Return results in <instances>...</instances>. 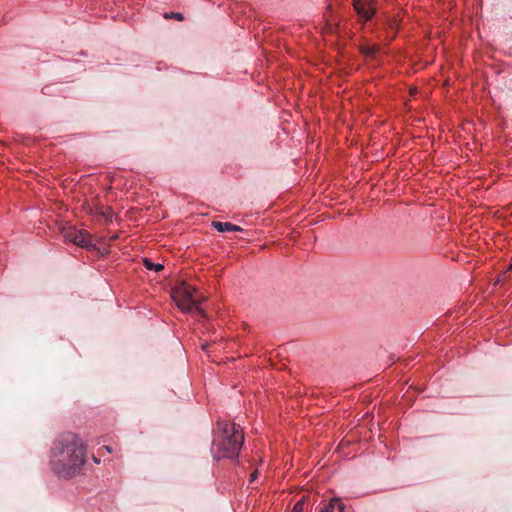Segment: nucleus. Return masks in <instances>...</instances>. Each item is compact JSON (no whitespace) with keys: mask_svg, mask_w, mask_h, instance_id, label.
I'll list each match as a JSON object with an SVG mask.
<instances>
[{"mask_svg":"<svg viewBox=\"0 0 512 512\" xmlns=\"http://www.w3.org/2000/svg\"><path fill=\"white\" fill-rule=\"evenodd\" d=\"M86 446L76 434L67 433L52 444L50 466L55 474L71 479L82 473L86 463Z\"/></svg>","mask_w":512,"mask_h":512,"instance_id":"nucleus-1","label":"nucleus"},{"mask_svg":"<svg viewBox=\"0 0 512 512\" xmlns=\"http://www.w3.org/2000/svg\"><path fill=\"white\" fill-rule=\"evenodd\" d=\"M244 443V434L239 425L228 421H218L212 442L214 459H234L239 455Z\"/></svg>","mask_w":512,"mask_h":512,"instance_id":"nucleus-2","label":"nucleus"},{"mask_svg":"<svg viewBox=\"0 0 512 512\" xmlns=\"http://www.w3.org/2000/svg\"><path fill=\"white\" fill-rule=\"evenodd\" d=\"M172 296L181 310L186 312L195 310L201 316H205L204 310L199 306L204 298L202 296H198L196 288L189 283H180L173 289Z\"/></svg>","mask_w":512,"mask_h":512,"instance_id":"nucleus-3","label":"nucleus"},{"mask_svg":"<svg viewBox=\"0 0 512 512\" xmlns=\"http://www.w3.org/2000/svg\"><path fill=\"white\" fill-rule=\"evenodd\" d=\"M352 6L361 24L370 22L378 13L377 0H352Z\"/></svg>","mask_w":512,"mask_h":512,"instance_id":"nucleus-4","label":"nucleus"},{"mask_svg":"<svg viewBox=\"0 0 512 512\" xmlns=\"http://www.w3.org/2000/svg\"><path fill=\"white\" fill-rule=\"evenodd\" d=\"M63 238L65 241L74 243L83 248L92 245V240L88 232L73 227L63 230Z\"/></svg>","mask_w":512,"mask_h":512,"instance_id":"nucleus-5","label":"nucleus"},{"mask_svg":"<svg viewBox=\"0 0 512 512\" xmlns=\"http://www.w3.org/2000/svg\"><path fill=\"white\" fill-rule=\"evenodd\" d=\"M212 226L218 232H240V231H242V228L240 226L234 225L230 222L214 221V222H212Z\"/></svg>","mask_w":512,"mask_h":512,"instance_id":"nucleus-6","label":"nucleus"},{"mask_svg":"<svg viewBox=\"0 0 512 512\" xmlns=\"http://www.w3.org/2000/svg\"><path fill=\"white\" fill-rule=\"evenodd\" d=\"M321 512H344V505L340 499H332L327 506L321 509Z\"/></svg>","mask_w":512,"mask_h":512,"instance_id":"nucleus-7","label":"nucleus"},{"mask_svg":"<svg viewBox=\"0 0 512 512\" xmlns=\"http://www.w3.org/2000/svg\"><path fill=\"white\" fill-rule=\"evenodd\" d=\"M143 263H144L145 268L148 270H154V271L159 272L164 269V265H162L160 263H153L148 258L143 259Z\"/></svg>","mask_w":512,"mask_h":512,"instance_id":"nucleus-8","label":"nucleus"},{"mask_svg":"<svg viewBox=\"0 0 512 512\" xmlns=\"http://www.w3.org/2000/svg\"><path fill=\"white\" fill-rule=\"evenodd\" d=\"M96 211L99 215L104 217L106 220L112 218V212L110 209H104L103 207H96Z\"/></svg>","mask_w":512,"mask_h":512,"instance_id":"nucleus-9","label":"nucleus"},{"mask_svg":"<svg viewBox=\"0 0 512 512\" xmlns=\"http://www.w3.org/2000/svg\"><path fill=\"white\" fill-rule=\"evenodd\" d=\"M305 506V497L296 502L291 512H303Z\"/></svg>","mask_w":512,"mask_h":512,"instance_id":"nucleus-10","label":"nucleus"},{"mask_svg":"<svg viewBox=\"0 0 512 512\" xmlns=\"http://www.w3.org/2000/svg\"><path fill=\"white\" fill-rule=\"evenodd\" d=\"M361 50H362L363 54H365L367 56H372L377 51V47L376 46H363Z\"/></svg>","mask_w":512,"mask_h":512,"instance_id":"nucleus-11","label":"nucleus"},{"mask_svg":"<svg viewBox=\"0 0 512 512\" xmlns=\"http://www.w3.org/2000/svg\"><path fill=\"white\" fill-rule=\"evenodd\" d=\"M166 18L173 17L179 21H182L184 19L183 15L181 13H171V15L166 14Z\"/></svg>","mask_w":512,"mask_h":512,"instance_id":"nucleus-12","label":"nucleus"},{"mask_svg":"<svg viewBox=\"0 0 512 512\" xmlns=\"http://www.w3.org/2000/svg\"><path fill=\"white\" fill-rule=\"evenodd\" d=\"M257 471H254L253 473H251L250 475V482H253L256 478H257Z\"/></svg>","mask_w":512,"mask_h":512,"instance_id":"nucleus-13","label":"nucleus"},{"mask_svg":"<svg viewBox=\"0 0 512 512\" xmlns=\"http://www.w3.org/2000/svg\"><path fill=\"white\" fill-rule=\"evenodd\" d=\"M104 448L108 451V452H111V448L109 446H104Z\"/></svg>","mask_w":512,"mask_h":512,"instance_id":"nucleus-14","label":"nucleus"}]
</instances>
